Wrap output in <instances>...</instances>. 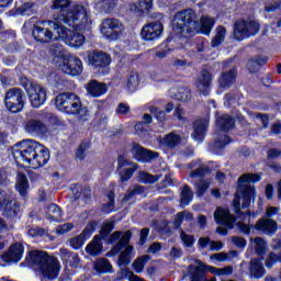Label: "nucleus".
<instances>
[{"mask_svg":"<svg viewBox=\"0 0 281 281\" xmlns=\"http://www.w3.org/2000/svg\"><path fill=\"white\" fill-rule=\"evenodd\" d=\"M161 34H164V24L159 20L145 24L140 31V37L146 42L159 41Z\"/></svg>","mask_w":281,"mask_h":281,"instance_id":"f3484780","label":"nucleus"},{"mask_svg":"<svg viewBox=\"0 0 281 281\" xmlns=\"http://www.w3.org/2000/svg\"><path fill=\"white\" fill-rule=\"evenodd\" d=\"M38 12V4L36 2H19L9 11V16H32Z\"/></svg>","mask_w":281,"mask_h":281,"instance_id":"a211bd4d","label":"nucleus"},{"mask_svg":"<svg viewBox=\"0 0 281 281\" xmlns=\"http://www.w3.org/2000/svg\"><path fill=\"white\" fill-rule=\"evenodd\" d=\"M255 254L258 256L257 258H261L265 260V256H267V240L262 237H255Z\"/></svg>","mask_w":281,"mask_h":281,"instance_id":"ea45409f","label":"nucleus"},{"mask_svg":"<svg viewBox=\"0 0 281 281\" xmlns=\"http://www.w3.org/2000/svg\"><path fill=\"white\" fill-rule=\"evenodd\" d=\"M100 32L108 41H117L124 32V24L117 19L106 18L100 25Z\"/></svg>","mask_w":281,"mask_h":281,"instance_id":"ddd939ff","label":"nucleus"},{"mask_svg":"<svg viewBox=\"0 0 281 281\" xmlns=\"http://www.w3.org/2000/svg\"><path fill=\"white\" fill-rule=\"evenodd\" d=\"M209 122L205 119H200L193 123V139L195 142H203L205 139V134L207 133Z\"/></svg>","mask_w":281,"mask_h":281,"instance_id":"c85d7f7f","label":"nucleus"},{"mask_svg":"<svg viewBox=\"0 0 281 281\" xmlns=\"http://www.w3.org/2000/svg\"><path fill=\"white\" fill-rule=\"evenodd\" d=\"M194 199V192L192 191V187L189 184H184L180 192V207H188L190 203H192Z\"/></svg>","mask_w":281,"mask_h":281,"instance_id":"e433bc0d","label":"nucleus"},{"mask_svg":"<svg viewBox=\"0 0 281 281\" xmlns=\"http://www.w3.org/2000/svg\"><path fill=\"white\" fill-rule=\"evenodd\" d=\"M262 258H252L249 262V277L254 280H260L265 278L267 270L265 269V263H262Z\"/></svg>","mask_w":281,"mask_h":281,"instance_id":"393cba45","label":"nucleus"},{"mask_svg":"<svg viewBox=\"0 0 281 281\" xmlns=\"http://www.w3.org/2000/svg\"><path fill=\"white\" fill-rule=\"evenodd\" d=\"M260 32V23L255 20L240 19L234 23L233 36L235 41H245L250 36H256Z\"/></svg>","mask_w":281,"mask_h":281,"instance_id":"1a4fd4ad","label":"nucleus"},{"mask_svg":"<svg viewBox=\"0 0 281 281\" xmlns=\"http://www.w3.org/2000/svg\"><path fill=\"white\" fill-rule=\"evenodd\" d=\"M15 190L19 192L20 196L27 199V193L30 192V180L27 175L19 172L16 177Z\"/></svg>","mask_w":281,"mask_h":281,"instance_id":"72a5a7b5","label":"nucleus"},{"mask_svg":"<svg viewBox=\"0 0 281 281\" xmlns=\"http://www.w3.org/2000/svg\"><path fill=\"white\" fill-rule=\"evenodd\" d=\"M86 90L91 98H101V95H104L109 91V87L104 82L92 79L87 83Z\"/></svg>","mask_w":281,"mask_h":281,"instance_id":"a878e982","label":"nucleus"},{"mask_svg":"<svg viewBox=\"0 0 281 281\" xmlns=\"http://www.w3.org/2000/svg\"><path fill=\"white\" fill-rule=\"evenodd\" d=\"M55 106L67 115H78L79 120H85L89 115V110L82 106L80 97L72 92H63L55 98Z\"/></svg>","mask_w":281,"mask_h":281,"instance_id":"423d86ee","label":"nucleus"},{"mask_svg":"<svg viewBox=\"0 0 281 281\" xmlns=\"http://www.w3.org/2000/svg\"><path fill=\"white\" fill-rule=\"evenodd\" d=\"M32 36L36 43H52V41H56V33L54 29L49 26V29H45L40 26L38 24H34L32 29Z\"/></svg>","mask_w":281,"mask_h":281,"instance_id":"6ab92c4d","label":"nucleus"},{"mask_svg":"<svg viewBox=\"0 0 281 281\" xmlns=\"http://www.w3.org/2000/svg\"><path fill=\"white\" fill-rule=\"evenodd\" d=\"M150 234V228L145 227L140 229V237H139V245L144 246L146 245V241L148 240V236Z\"/></svg>","mask_w":281,"mask_h":281,"instance_id":"69168bd1","label":"nucleus"},{"mask_svg":"<svg viewBox=\"0 0 281 281\" xmlns=\"http://www.w3.org/2000/svg\"><path fill=\"white\" fill-rule=\"evenodd\" d=\"M138 168H139V165H134L133 167L116 171L119 173L121 183H127V181H131V179H133V175L137 172Z\"/></svg>","mask_w":281,"mask_h":281,"instance_id":"a19ab883","label":"nucleus"},{"mask_svg":"<svg viewBox=\"0 0 281 281\" xmlns=\"http://www.w3.org/2000/svg\"><path fill=\"white\" fill-rule=\"evenodd\" d=\"M216 20L209 15H203L196 20V13L192 9L179 11L175 14L171 21V30L178 38H192L196 34L210 36Z\"/></svg>","mask_w":281,"mask_h":281,"instance_id":"f03ea898","label":"nucleus"},{"mask_svg":"<svg viewBox=\"0 0 281 281\" xmlns=\"http://www.w3.org/2000/svg\"><path fill=\"white\" fill-rule=\"evenodd\" d=\"M139 87V75L135 74V75H131L127 78V89L130 91H135V89H137Z\"/></svg>","mask_w":281,"mask_h":281,"instance_id":"5fc2aeb1","label":"nucleus"},{"mask_svg":"<svg viewBox=\"0 0 281 281\" xmlns=\"http://www.w3.org/2000/svg\"><path fill=\"white\" fill-rule=\"evenodd\" d=\"M132 159L138 161V164H150V161L159 158V153L147 149L146 147L139 145V143H132V148L130 149Z\"/></svg>","mask_w":281,"mask_h":281,"instance_id":"2eb2a0df","label":"nucleus"},{"mask_svg":"<svg viewBox=\"0 0 281 281\" xmlns=\"http://www.w3.org/2000/svg\"><path fill=\"white\" fill-rule=\"evenodd\" d=\"M207 175H212V169L210 167L198 168L190 172L191 179H203L204 177H207Z\"/></svg>","mask_w":281,"mask_h":281,"instance_id":"864d4df0","label":"nucleus"},{"mask_svg":"<svg viewBox=\"0 0 281 281\" xmlns=\"http://www.w3.org/2000/svg\"><path fill=\"white\" fill-rule=\"evenodd\" d=\"M216 126L223 133H229L233 128H236V119L232 117L229 114H222L216 119Z\"/></svg>","mask_w":281,"mask_h":281,"instance_id":"473e14b6","label":"nucleus"},{"mask_svg":"<svg viewBox=\"0 0 281 281\" xmlns=\"http://www.w3.org/2000/svg\"><path fill=\"white\" fill-rule=\"evenodd\" d=\"M232 243L235 247H238V249H245V247H247V239L240 236L232 237Z\"/></svg>","mask_w":281,"mask_h":281,"instance_id":"052dcab7","label":"nucleus"},{"mask_svg":"<svg viewBox=\"0 0 281 281\" xmlns=\"http://www.w3.org/2000/svg\"><path fill=\"white\" fill-rule=\"evenodd\" d=\"M115 229V222H105L102 224L101 229L99 231V238L105 240L108 243L109 238L111 237V232Z\"/></svg>","mask_w":281,"mask_h":281,"instance_id":"79ce46f5","label":"nucleus"},{"mask_svg":"<svg viewBox=\"0 0 281 281\" xmlns=\"http://www.w3.org/2000/svg\"><path fill=\"white\" fill-rule=\"evenodd\" d=\"M40 148L35 150V156H33V160L31 161V168L33 170H38V168H43V166H47L49 161V149L44 147L41 143H37Z\"/></svg>","mask_w":281,"mask_h":281,"instance_id":"4be33fe9","label":"nucleus"},{"mask_svg":"<svg viewBox=\"0 0 281 281\" xmlns=\"http://www.w3.org/2000/svg\"><path fill=\"white\" fill-rule=\"evenodd\" d=\"M200 267H201V269L204 270V273H205V271H209L210 273H213L214 276H224L223 268H216L214 266H207V265H202Z\"/></svg>","mask_w":281,"mask_h":281,"instance_id":"bf43d9fd","label":"nucleus"},{"mask_svg":"<svg viewBox=\"0 0 281 281\" xmlns=\"http://www.w3.org/2000/svg\"><path fill=\"white\" fill-rule=\"evenodd\" d=\"M276 262H279L278 255L276 252H269L265 261V266L267 267V269H272Z\"/></svg>","mask_w":281,"mask_h":281,"instance_id":"13d9d810","label":"nucleus"},{"mask_svg":"<svg viewBox=\"0 0 281 281\" xmlns=\"http://www.w3.org/2000/svg\"><path fill=\"white\" fill-rule=\"evenodd\" d=\"M180 238L184 245V247H192L194 243H196V239H194V235H188L186 233H181Z\"/></svg>","mask_w":281,"mask_h":281,"instance_id":"4d7b16f0","label":"nucleus"},{"mask_svg":"<svg viewBox=\"0 0 281 281\" xmlns=\"http://www.w3.org/2000/svg\"><path fill=\"white\" fill-rule=\"evenodd\" d=\"M91 148V144L87 142H82L77 150H76V157L79 161H85L87 159V150Z\"/></svg>","mask_w":281,"mask_h":281,"instance_id":"3c124183","label":"nucleus"},{"mask_svg":"<svg viewBox=\"0 0 281 281\" xmlns=\"http://www.w3.org/2000/svg\"><path fill=\"white\" fill-rule=\"evenodd\" d=\"M251 227L256 229V232H262L267 234V236H271L278 232V222H276V220L261 217L255 225H251Z\"/></svg>","mask_w":281,"mask_h":281,"instance_id":"412c9836","label":"nucleus"},{"mask_svg":"<svg viewBox=\"0 0 281 281\" xmlns=\"http://www.w3.org/2000/svg\"><path fill=\"white\" fill-rule=\"evenodd\" d=\"M61 260L66 262L70 269H78L80 267V256L77 252L69 251L67 248L60 249Z\"/></svg>","mask_w":281,"mask_h":281,"instance_id":"7c9ffc66","label":"nucleus"},{"mask_svg":"<svg viewBox=\"0 0 281 281\" xmlns=\"http://www.w3.org/2000/svg\"><path fill=\"white\" fill-rule=\"evenodd\" d=\"M92 269L98 276H106V273H113L114 271L111 261L104 257L93 261Z\"/></svg>","mask_w":281,"mask_h":281,"instance_id":"cd10ccee","label":"nucleus"},{"mask_svg":"<svg viewBox=\"0 0 281 281\" xmlns=\"http://www.w3.org/2000/svg\"><path fill=\"white\" fill-rule=\"evenodd\" d=\"M97 8H99L100 12L103 14H111L115 8H117V2L115 1H99L95 3Z\"/></svg>","mask_w":281,"mask_h":281,"instance_id":"49530a36","label":"nucleus"},{"mask_svg":"<svg viewBox=\"0 0 281 281\" xmlns=\"http://www.w3.org/2000/svg\"><path fill=\"white\" fill-rule=\"evenodd\" d=\"M247 70L249 74H258L260 71V66L257 65L256 60L254 58H250L246 65Z\"/></svg>","mask_w":281,"mask_h":281,"instance_id":"680f3d73","label":"nucleus"},{"mask_svg":"<svg viewBox=\"0 0 281 281\" xmlns=\"http://www.w3.org/2000/svg\"><path fill=\"white\" fill-rule=\"evenodd\" d=\"M133 238V232L126 231V232H120L115 231L110 235L108 238V245H113V243H116L112 249L106 254L108 258H111V256H117L122 251V249H126V247H131V239Z\"/></svg>","mask_w":281,"mask_h":281,"instance_id":"f8f14e48","label":"nucleus"},{"mask_svg":"<svg viewBox=\"0 0 281 281\" xmlns=\"http://www.w3.org/2000/svg\"><path fill=\"white\" fill-rule=\"evenodd\" d=\"M238 70H236V67L231 68L228 71L222 72V76L218 79L221 89H229L236 82Z\"/></svg>","mask_w":281,"mask_h":281,"instance_id":"c756f323","label":"nucleus"},{"mask_svg":"<svg viewBox=\"0 0 281 281\" xmlns=\"http://www.w3.org/2000/svg\"><path fill=\"white\" fill-rule=\"evenodd\" d=\"M38 148H41L38 142L34 139H23L13 145L12 157L16 166H22V164H29L31 166Z\"/></svg>","mask_w":281,"mask_h":281,"instance_id":"0eeeda50","label":"nucleus"},{"mask_svg":"<svg viewBox=\"0 0 281 281\" xmlns=\"http://www.w3.org/2000/svg\"><path fill=\"white\" fill-rule=\"evenodd\" d=\"M102 237L93 236L92 240L86 246V252L88 256H100L104 251V244L102 243Z\"/></svg>","mask_w":281,"mask_h":281,"instance_id":"2f4dec72","label":"nucleus"},{"mask_svg":"<svg viewBox=\"0 0 281 281\" xmlns=\"http://www.w3.org/2000/svg\"><path fill=\"white\" fill-rule=\"evenodd\" d=\"M0 212L3 218L13 223L21 216V202L4 191L0 196Z\"/></svg>","mask_w":281,"mask_h":281,"instance_id":"9d476101","label":"nucleus"},{"mask_svg":"<svg viewBox=\"0 0 281 281\" xmlns=\"http://www.w3.org/2000/svg\"><path fill=\"white\" fill-rule=\"evenodd\" d=\"M133 246H128L120 252V257L117 259L119 267H128V265H131V255L133 254Z\"/></svg>","mask_w":281,"mask_h":281,"instance_id":"37998d69","label":"nucleus"},{"mask_svg":"<svg viewBox=\"0 0 281 281\" xmlns=\"http://www.w3.org/2000/svg\"><path fill=\"white\" fill-rule=\"evenodd\" d=\"M146 192V187L144 186H136L133 190L128 189L123 196V201L127 202L133 199V196H137V194H144Z\"/></svg>","mask_w":281,"mask_h":281,"instance_id":"8fccbe9b","label":"nucleus"},{"mask_svg":"<svg viewBox=\"0 0 281 281\" xmlns=\"http://www.w3.org/2000/svg\"><path fill=\"white\" fill-rule=\"evenodd\" d=\"M50 56L56 67H58L66 76L76 78V76H80L85 69L82 60L79 57L67 54L63 47L53 46L50 48Z\"/></svg>","mask_w":281,"mask_h":281,"instance_id":"39448f33","label":"nucleus"},{"mask_svg":"<svg viewBox=\"0 0 281 281\" xmlns=\"http://www.w3.org/2000/svg\"><path fill=\"white\" fill-rule=\"evenodd\" d=\"M99 225H100L99 221H95V220L89 221L86 227L82 229V232L79 235L69 239L70 247L75 249V251H78V249H81L85 243H87V240H89V238L93 236Z\"/></svg>","mask_w":281,"mask_h":281,"instance_id":"4468645a","label":"nucleus"},{"mask_svg":"<svg viewBox=\"0 0 281 281\" xmlns=\"http://www.w3.org/2000/svg\"><path fill=\"white\" fill-rule=\"evenodd\" d=\"M4 104L10 113H21L25 109V92L21 88H11L5 92Z\"/></svg>","mask_w":281,"mask_h":281,"instance_id":"9b49d317","label":"nucleus"},{"mask_svg":"<svg viewBox=\"0 0 281 281\" xmlns=\"http://www.w3.org/2000/svg\"><path fill=\"white\" fill-rule=\"evenodd\" d=\"M25 91L33 109H41L45 104L47 91L41 85H30L29 88H25Z\"/></svg>","mask_w":281,"mask_h":281,"instance_id":"dca6fc26","label":"nucleus"},{"mask_svg":"<svg viewBox=\"0 0 281 281\" xmlns=\"http://www.w3.org/2000/svg\"><path fill=\"white\" fill-rule=\"evenodd\" d=\"M172 42V37H167L165 42H162L158 47L155 53L156 58H166L170 52H172V48L168 46L169 43Z\"/></svg>","mask_w":281,"mask_h":281,"instance_id":"a18cd8bd","label":"nucleus"},{"mask_svg":"<svg viewBox=\"0 0 281 281\" xmlns=\"http://www.w3.org/2000/svg\"><path fill=\"white\" fill-rule=\"evenodd\" d=\"M24 131L29 135H47V126L38 119H29L24 122Z\"/></svg>","mask_w":281,"mask_h":281,"instance_id":"b1692460","label":"nucleus"},{"mask_svg":"<svg viewBox=\"0 0 281 281\" xmlns=\"http://www.w3.org/2000/svg\"><path fill=\"white\" fill-rule=\"evenodd\" d=\"M23 254H25V247L21 243H14L9 247L7 252L2 255V261L10 262H21L23 258Z\"/></svg>","mask_w":281,"mask_h":281,"instance_id":"aec40b11","label":"nucleus"},{"mask_svg":"<svg viewBox=\"0 0 281 281\" xmlns=\"http://www.w3.org/2000/svg\"><path fill=\"white\" fill-rule=\"evenodd\" d=\"M214 218L217 225H222L223 227H227V229H232L234 227V223H236V216L232 215L229 209H220L214 213Z\"/></svg>","mask_w":281,"mask_h":281,"instance_id":"5701e85b","label":"nucleus"},{"mask_svg":"<svg viewBox=\"0 0 281 281\" xmlns=\"http://www.w3.org/2000/svg\"><path fill=\"white\" fill-rule=\"evenodd\" d=\"M101 212L102 214H113L115 212V204L111 202L103 203L101 205Z\"/></svg>","mask_w":281,"mask_h":281,"instance_id":"0e129e2a","label":"nucleus"},{"mask_svg":"<svg viewBox=\"0 0 281 281\" xmlns=\"http://www.w3.org/2000/svg\"><path fill=\"white\" fill-rule=\"evenodd\" d=\"M232 144V137L227 134L224 136L214 139L209 144V150L210 153H213V155H223V150H225V147Z\"/></svg>","mask_w":281,"mask_h":281,"instance_id":"bb28decb","label":"nucleus"},{"mask_svg":"<svg viewBox=\"0 0 281 281\" xmlns=\"http://www.w3.org/2000/svg\"><path fill=\"white\" fill-rule=\"evenodd\" d=\"M262 177L258 173H244L237 179V189L234 193L232 207L237 217L245 221L249 216V212L245 213L241 210H249L251 203L256 201L258 191L255 186L245 183H258Z\"/></svg>","mask_w":281,"mask_h":281,"instance_id":"7ed1b4c3","label":"nucleus"},{"mask_svg":"<svg viewBox=\"0 0 281 281\" xmlns=\"http://www.w3.org/2000/svg\"><path fill=\"white\" fill-rule=\"evenodd\" d=\"M188 271L190 273L191 281H216V278L207 279L205 270L199 266L190 265L188 267Z\"/></svg>","mask_w":281,"mask_h":281,"instance_id":"c9c22d12","label":"nucleus"},{"mask_svg":"<svg viewBox=\"0 0 281 281\" xmlns=\"http://www.w3.org/2000/svg\"><path fill=\"white\" fill-rule=\"evenodd\" d=\"M227 34V29L224 25H218L215 29V36L211 41L212 47H221L225 41V36Z\"/></svg>","mask_w":281,"mask_h":281,"instance_id":"58836bf2","label":"nucleus"},{"mask_svg":"<svg viewBox=\"0 0 281 281\" xmlns=\"http://www.w3.org/2000/svg\"><path fill=\"white\" fill-rule=\"evenodd\" d=\"M149 111L156 117L157 122H166V111L159 110L157 106H151Z\"/></svg>","mask_w":281,"mask_h":281,"instance_id":"6e6d98bb","label":"nucleus"},{"mask_svg":"<svg viewBox=\"0 0 281 281\" xmlns=\"http://www.w3.org/2000/svg\"><path fill=\"white\" fill-rule=\"evenodd\" d=\"M53 1L52 10H57V18L55 21H48L50 30L56 34L55 41H64L68 47L78 49L85 45L87 38L82 33L91 30V15L83 5L71 7V1ZM74 27L76 31L67 29L63 23Z\"/></svg>","mask_w":281,"mask_h":281,"instance_id":"f257e3e1","label":"nucleus"},{"mask_svg":"<svg viewBox=\"0 0 281 281\" xmlns=\"http://www.w3.org/2000/svg\"><path fill=\"white\" fill-rule=\"evenodd\" d=\"M199 85L202 87L200 93L204 97L210 95V89H212V72H210V70L202 69Z\"/></svg>","mask_w":281,"mask_h":281,"instance_id":"f704fd0d","label":"nucleus"},{"mask_svg":"<svg viewBox=\"0 0 281 281\" xmlns=\"http://www.w3.org/2000/svg\"><path fill=\"white\" fill-rule=\"evenodd\" d=\"M23 269L29 267H38L40 272L46 280H56L60 273V262L54 256H49L48 251L45 250H30L26 252L24 261L20 263Z\"/></svg>","mask_w":281,"mask_h":281,"instance_id":"20e7f679","label":"nucleus"},{"mask_svg":"<svg viewBox=\"0 0 281 281\" xmlns=\"http://www.w3.org/2000/svg\"><path fill=\"white\" fill-rule=\"evenodd\" d=\"M268 159H278V157H281V150L278 148H270L267 151Z\"/></svg>","mask_w":281,"mask_h":281,"instance_id":"338daca9","label":"nucleus"},{"mask_svg":"<svg viewBox=\"0 0 281 281\" xmlns=\"http://www.w3.org/2000/svg\"><path fill=\"white\" fill-rule=\"evenodd\" d=\"M148 260H150L149 255H143L140 257H137L132 265L135 273H142V271H144V267H146V262H148Z\"/></svg>","mask_w":281,"mask_h":281,"instance_id":"de8ad7c7","label":"nucleus"},{"mask_svg":"<svg viewBox=\"0 0 281 281\" xmlns=\"http://www.w3.org/2000/svg\"><path fill=\"white\" fill-rule=\"evenodd\" d=\"M195 194L201 199V196H205V192L210 189V181L202 179L195 184Z\"/></svg>","mask_w":281,"mask_h":281,"instance_id":"603ef678","label":"nucleus"},{"mask_svg":"<svg viewBox=\"0 0 281 281\" xmlns=\"http://www.w3.org/2000/svg\"><path fill=\"white\" fill-rule=\"evenodd\" d=\"M71 229H74V224L66 223L57 228V234L59 236H63L64 234H69V232H71Z\"/></svg>","mask_w":281,"mask_h":281,"instance_id":"e2e57ef3","label":"nucleus"},{"mask_svg":"<svg viewBox=\"0 0 281 281\" xmlns=\"http://www.w3.org/2000/svg\"><path fill=\"white\" fill-rule=\"evenodd\" d=\"M164 146L167 148H177L181 144V136L175 133H169L164 137Z\"/></svg>","mask_w":281,"mask_h":281,"instance_id":"c03bdc74","label":"nucleus"},{"mask_svg":"<svg viewBox=\"0 0 281 281\" xmlns=\"http://www.w3.org/2000/svg\"><path fill=\"white\" fill-rule=\"evenodd\" d=\"M46 216L48 221H53L54 223H60L63 221V210L58 204H50L46 212Z\"/></svg>","mask_w":281,"mask_h":281,"instance_id":"4c0bfd02","label":"nucleus"},{"mask_svg":"<svg viewBox=\"0 0 281 281\" xmlns=\"http://www.w3.org/2000/svg\"><path fill=\"white\" fill-rule=\"evenodd\" d=\"M280 212V207L278 206H269L266 209V218H272V216H276Z\"/></svg>","mask_w":281,"mask_h":281,"instance_id":"774afa93","label":"nucleus"},{"mask_svg":"<svg viewBox=\"0 0 281 281\" xmlns=\"http://www.w3.org/2000/svg\"><path fill=\"white\" fill-rule=\"evenodd\" d=\"M111 55L102 50H92L88 54V65L97 76H109L111 72Z\"/></svg>","mask_w":281,"mask_h":281,"instance_id":"6e6552de","label":"nucleus"},{"mask_svg":"<svg viewBox=\"0 0 281 281\" xmlns=\"http://www.w3.org/2000/svg\"><path fill=\"white\" fill-rule=\"evenodd\" d=\"M116 164H117L116 171L124 170V168H128V166H131V168H133L134 166H137L136 162L126 158V155L124 154H120L117 156Z\"/></svg>","mask_w":281,"mask_h":281,"instance_id":"09e8293b","label":"nucleus"}]
</instances>
